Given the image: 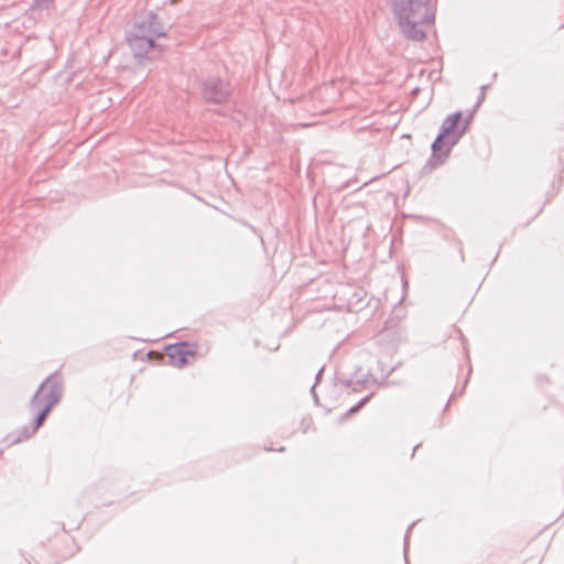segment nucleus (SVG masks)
<instances>
[{
  "label": "nucleus",
  "instance_id": "nucleus-6",
  "mask_svg": "<svg viewBox=\"0 0 564 564\" xmlns=\"http://www.w3.org/2000/svg\"><path fill=\"white\" fill-rule=\"evenodd\" d=\"M457 142L455 137H449L441 132L432 144L433 159L441 163L444 162L449 155L452 148Z\"/></svg>",
  "mask_w": 564,
  "mask_h": 564
},
{
  "label": "nucleus",
  "instance_id": "nucleus-5",
  "mask_svg": "<svg viewBox=\"0 0 564 564\" xmlns=\"http://www.w3.org/2000/svg\"><path fill=\"white\" fill-rule=\"evenodd\" d=\"M467 123L463 122V113L457 111L445 118L441 132L449 137H455V140L458 141L465 133Z\"/></svg>",
  "mask_w": 564,
  "mask_h": 564
},
{
  "label": "nucleus",
  "instance_id": "nucleus-3",
  "mask_svg": "<svg viewBox=\"0 0 564 564\" xmlns=\"http://www.w3.org/2000/svg\"><path fill=\"white\" fill-rule=\"evenodd\" d=\"M163 35V26L158 17L151 12L140 18L131 33V46L138 53H145L154 45L155 39Z\"/></svg>",
  "mask_w": 564,
  "mask_h": 564
},
{
  "label": "nucleus",
  "instance_id": "nucleus-1",
  "mask_svg": "<svg viewBox=\"0 0 564 564\" xmlns=\"http://www.w3.org/2000/svg\"><path fill=\"white\" fill-rule=\"evenodd\" d=\"M394 11L403 30L414 40L424 37L415 26L429 22V0H394Z\"/></svg>",
  "mask_w": 564,
  "mask_h": 564
},
{
  "label": "nucleus",
  "instance_id": "nucleus-2",
  "mask_svg": "<svg viewBox=\"0 0 564 564\" xmlns=\"http://www.w3.org/2000/svg\"><path fill=\"white\" fill-rule=\"evenodd\" d=\"M62 383L56 378H48L39 388L31 401V410L35 415L33 431H36L44 422L51 410L57 404L61 398Z\"/></svg>",
  "mask_w": 564,
  "mask_h": 564
},
{
  "label": "nucleus",
  "instance_id": "nucleus-7",
  "mask_svg": "<svg viewBox=\"0 0 564 564\" xmlns=\"http://www.w3.org/2000/svg\"><path fill=\"white\" fill-rule=\"evenodd\" d=\"M205 96L215 102H220L227 97V90L220 82H217L206 86Z\"/></svg>",
  "mask_w": 564,
  "mask_h": 564
},
{
  "label": "nucleus",
  "instance_id": "nucleus-4",
  "mask_svg": "<svg viewBox=\"0 0 564 564\" xmlns=\"http://www.w3.org/2000/svg\"><path fill=\"white\" fill-rule=\"evenodd\" d=\"M165 355L170 364L175 367H182L191 362L195 357V349L192 345L181 343L166 347Z\"/></svg>",
  "mask_w": 564,
  "mask_h": 564
}]
</instances>
